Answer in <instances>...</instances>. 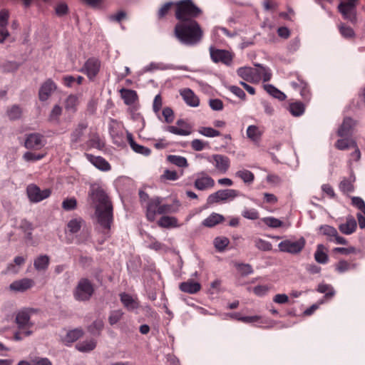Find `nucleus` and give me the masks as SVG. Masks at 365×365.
Listing matches in <instances>:
<instances>
[{"mask_svg": "<svg viewBox=\"0 0 365 365\" xmlns=\"http://www.w3.org/2000/svg\"><path fill=\"white\" fill-rule=\"evenodd\" d=\"M91 197L96 204V215L98 222L103 229L104 238L110 237V230L113 222V209L107 193L101 188L93 189Z\"/></svg>", "mask_w": 365, "mask_h": 365, "instance_id": "nucleus-1", "label": "nucleus"}, {"mask_svg": "<svg viewBox=\"0 0 365 365\" xmlns=\"http://www.w3.org/2000/svg\"><path fill=\"white\" fill-rule=\"evenodd\" d=\"M173 32L180 42L186 44H197L203 36L202 29L196 21L178 22Z\"/></svg>", "mask_w": 365, "mask_h": 365, "instance_id": "nucleus-2", "label": "nucleus"}, {"mask_svg": "<svg viewBox=\"0 0 365 365\" xmlns=\"http://www.w3.org/2000/svg\"><path fill=\"white\" fill-rule=\"evenodd\" d=\"M175 18L181 21H195L202 11L191 0H182L175 4Z\"/></svg>", "mask_w": 365, "mask_h": 365, "instance_id": "nucleus-3", "label": "nucleus"}, {"mask_svg": "<svg viewBox=\"0 0 365 365\" xmlns=\"http://www.w3.org/2000/svg\"><path fill=\"white\" fill-rule=\"evenodd\" d=\"M94 293L92 282L87 278H81L75 287L73 295L76 301L86 302L90 300Z\"/></svg>", "mask_w": 365, "mask_h": 365, "instance_id": "nucleus-4", "label": "nucleus"}, {"mask_svg": "<svg viewBox=\"0 0 365 365\" xmlns=\"http://www.w3.org/2000/svg\"><path fill=\"white\" fill-rule=\"evenodd\" d=\"M305 245V239L303 237H301L296 241L284 240L279 243L278 247L279 250L282 252H286L292 255H298L303 250Z\"/></svg>", "mask_w": 365, "mask_h": 365, "instance_id": "nucleus-5", "label": "nucleus"}, {"mask_svg": "<svg viewBox=\"0 0 365 365\" xmlns=\"http://www.w3.org/2000/svg\"><path fill=\"white\" fill-rule=\"evenodd\" d=\"M239 196V192L234 189L219 190L212 193L207 197V202L209 205L232 200Z\"/></svg>", "mask_w": 365, "mask_h": 365, "instance_id": "nucleus-6", "label": "nucleus"}, {"mask_svg": "<svg viewBox=\"0 0 365 365\" xmlns=\"http://www.w3.org/2000/svg\"><path fill=\"white\" fill-rule=\"evenodd\" d=\"M358 0H346L341 1L339 6V11L341 14L344 19L355 22L356 20V3Z\"/></svg>", "mask_w": 365, "mask_h": 365, "instance_id": "nucleus-7", "label": "nucleus"}, {"mask_svg": "<svg viewBox=\"0 0 365 365\" xmlns=\"http://www.w3.org/2000/svg\"><path fill=\"white\" fill-rule=\"evenodd\" d=\"M319 232L327 237L328 241L336 245H347L348 241L339 235L336 229L328 225L320 226Z\"/></svg>", "mask_w": 365, "mask_h": 365, "instance_id": "nucleus-8", "label": "nucleus"}, {"mask_svg": "<svg viewBox=\"0 0 365 365\" xmlns=\"http://www.w3.org/2000/svg\"><path fill=\"white\" fill-rule=\"evenodd\" d=\"M26 192L29 200L32 202H41L48 197L51 194L50 189L41 190L39 187L34 184H31L27 187Z\"/></svg>", "mask_w": 365, "mask_h": 365, "instance_id": "nucleus-9", "label": "nucleus"}, {"mask_svg": "<svg viewBox=\"0 0 365 365\" xmlns=\"http://www.w3.org/2000/svg\"><path fill=\"white\" fill-rule=\"evenodd\" d=\"M101 66L100 60L97 58L91 57L85 62L81 71L86 74L91 81H93L99 73Z\"/></svg>", "mask_w": 365, "mask_h": 365, "instance_id": "nucleus-10", "label": "nucleus"}, {"mask_svg": "<svg viewBox=\"0 0 365 365\" xmlns=\"http://www.w3.org/2000/svg\"><path fill=\"white\" fill-rule=\"evenodd\" d=\"M215 186V180L205 172L202 171L195 174L194 187L198 190H207Z\"/></svg>", "mask_w": 365, "mask_h": 365, "instance_id": "nucleus-11", "label": "nucleus"}, {"mask_svg": "<svg viewBox=\"0 0 365 365\" xmlns=\"http://www.w3.org/2000/svg\"><path fill=\"white\" fill-rule=\"evenodd\" d=\"M210 53L211 59L215 63H222L225 65L230 64L233 58L232 53L229 51L216 47H210Z\"/></svg>", "mask_w": 365, "mask_h": 365, "instance_id": "nucleus-12", "label": "nucleus"}, {"mask_svg": "<svg viewBox=\"0 0 365 365\" xmlns=\"http://www.w3.org/2000/svg\"><path fill=\"white\" fill-rule=\"evenodd\" d=\"M208 161L212 163L216 170L222 174L226 173L230 166V158L227 156L221 154L212 155L211 158H208Z\"/></svg>", "mask_w": 365, "mask_h": 365, "instance_id": "nucleus-13", "label": "nucleus"}, {"mask_svg": "<svg viewBox=\"0 0 365 365\" xmlns=\"http://www.w3.org/2000/svg\"><path fill=\"white\" fill-rule=\"evenodd\" d=\"M175 125H168L165 128V130L181 136H187L191 134L192 127L185 121L182 119L178 120Z\"/></svg>", "mask_w": 365, "mask_h": 365, "instance_id": "nucleus-14", "label": "nucleus"}, {"mask_svg": "<svg viewBox=\"0 0 365 365\" xmlns=\"http://www.w3.org/2000/svg\"><path fill=\"white\" fill-rule=\"evenodd\" d=\"M32 309H24L19 311L16 317V322L20 329L29 330L33 325L30 322V315L33 312Z\"/></svg>", "mask_w": 365, "mask_h": 365, "instance_id": "nucleus-15", "label": "nucleus"}, {"mask_svg": "<svg viewBox=\"0 0 365 365\" xmlns=\"http://www.w3.org/2000/svg\"><path fill=\"white\" fill-rule=\"evenodd\" d=\"M257 68L241 67L237 70V73L243 80L250 83H259V76Z\"/></svg>", "mask_w": 365, "mask_h": 365, "instance_id": "nucleus-16", "label": "nucleus"}, {"mask_svg": "<svg viewBox=\"0 0 365 365\" xmlns=\"http://www.w3.org/2000/svg\"><path fill=\"white\" fill-rule=\"evenodd\" d=\"M24 145L28 149L39 150L45 145L43 136L39 133L29 134L25 140Z\"/></svg>", "mask_w": 365, "mask_h": 365, "instance_id": "nucleus-17", "label": "nucleus"}, {"mask_svg": "<svg viewBox=\"0 0 365 365\" xmlns=\"http://www.w3.org/2000/svg\"><path fill=\"white\" fill-rule=\"evenodd\" d=\"M168 69H178L182 71H189L186 66H174L170 64H164L163 63L151 62L143 68V73L153 72L157 70H168Z\"/></svg>", "mask_w": 365, "mask_h": 365, "instance_id": "nucleus-18", "label": "nucleus"}, {"mask_svg": "<svg viewBox=\"0 0 365 365\" xmlns=\"http://www.w3.org/2000/svg\"><path fill=\"white\" fill-rule=\"evenodd\" d=\"M34 285V281L29 278L16 280L9 285V289L16 292H24Z\"/></svg>", "mask_w": 365, "mask_h": 365, "instance_id": "nucleus-19", "label": "nucleus"}, {"mask_svg": "<svg viewBox=\"0 0 365 365\" xmlns=\"http://www.w3.org/2000/svg\"><path fill=\"white\" fill-rule=\"evenodd\" d=\"M180 94L187 106L193 108L200 106V99L192 89L188 88L182 89Z\"/></svg>", "mask_w": 365, "mask_h": 365, "instance_id": "nucleus-20", "label": "nucleus"}, {"mask_svg": "<svg viewBox=\"0 0 365 365\" xmlns=\"http://www.w3.org/2000/svg\"><path fill=\"white\" fill-rule=\"evenodd\" d=\"M357 227V222L354 217L349 215L346 216V221L339 225V231L344 235H351L354 233Z\"/></svg>", "mask_w": 365, "mask_h": 365, "instance_id": "nucleus-21", "label": "nucleus"}, {"mask_svg": "<svg viewBox=\"0 0 365 365\" xmlns=\"http://www.w3.org/2000/svg\"><path fill=\"white\" fill-rule=\"evenodd\" d=\"M160 207V197H155L148 200L146 205V216L149 221L153 222L155 215L158 214Z\"/></svg>", "mask_w": 365, "mask_h": 365, "instance_id": "nucleus-22", "label": "nucleus"}, {"mask_svg": "<svg viewBox=\"0 0 365 365\" xmlns=\"http://www.w3.org/2000/svg\"><path fill=\"white\" fill-rule=\"evenodd\" d=\"M86 157L89 162L101 171H109L111 169L110 163L103 157L95 156L91 154H86Z\"/></svg>", "mask_w": 365, "mask_h": 365, "instance_id": "nucleus-23", "label": "nucleus"}, {"mask_svg": "<svg viewBox=\"0 0 365 365\" xmlns=\"http://www.w3.org/2000/svg\"><path fill=\"white\" fill-rule=\"evenodd\" d=\"M290 84L293 88L299 91L302 98L304 101H309L311 98V93L306 82L298 78L297 81H292Z\"/></svg>", "mask_w": 365, "mask_h": 365, "instance_id": "nucleus-24", "label": "nucleus"}, {"mask_svg": "<svg viewBox=\"0 0 365 365\" xmlns=\"http://www.w3.org/2000/svg\"><path fill=\"white\" fill-rule=\"evenodd\" d=\"M356 178L353 172L350 173L348 178H344L339 185V188L344 194H348L354 191V183Z\"/></svg>", "mask_w": 365, "mask_h": 365, "instance_id": "nucleus-25", "label": "nucleus"}, {"mask_svg": "<svg viewBox=\"0 0 365 365\" xmlns=\"http://www.w3.org/2000/svg\"><path fill=\"white\" fill-rule=\"evenodd\" d=\"M120 301L125 309L128 311H133L139 307V302L136 297H133L129 294L121 293L120 294Z\"/></svg>", "mask_w": 365, "mask_h": 365, "instance_id": "nucleus-26", "label": "nucleus"}, {"mask_svg": "<svg viewBox=\"0 0 365 365\" xmlns=\"http://www.w3.org/2000/svg\"><path fill=\"white\" fill-rule=\"evenodd\" d=\"M356 122L352 118H344L342 124L337 130V135L340 137H346L351 133L353 128L355 126Z\"/></svg>", "mask_w": 365, "mask_h": 365, "instance_id": "nucleus-27", "label": "nucleus"}, {"mask_svg": "<svg viewBox=\"0 0 365 365\" xmlns=\"http://www.w3.org/2000/svg\"><path fill=\"white\" fill-rule=\"evenodd\" d=\"M56 88L55 83L51 80H47L40 88L39 99L42 101L47 100Z\"/></svg>", "mask_w": 365, "mask_h": 365, "instance_id": "nucleus-28", "label": "nucleus"}, {"mask_svg": "<svg viewBox=\"0 0 365 365\" xmlns=\"http://www.w3.org/2000/svg\"><path fill=\"white\" fill-rule=\"evenodd\" d=\"M127 139L130 148L134 152L145 156H148L150 154V150L147 147L136 143L133 139V135L129 132L127 133Z\"/></svg>", "mask_w": 365, "mask_h": 365, "instance_id": "nucleus-29", "label": "nucleus"}, {"mask_svg": "<svg viewBox=\"0 0 365 365\" xmlns=\"http://www.w3.org/2000/svg\"><path fill=\"white\" fill-rule=\"evenodd\" d=\"M179 288L183 292L188 294H195L200 290L201 285L200 283L190 279L186 282H181L180 284Z\"/></svg>", "mask_w": 365, "mask_h": 365, "instance_id": "nucleus-30", "label": "nucleus"}, {"mask_svg": "<svg viewBox=\"0 0 365 365\" xmlns=\"http://www.w3.org/2000/svg\"><path fill=\"white\" fill-rule=\"evenodd\" d=\"M87 127L88 124L85 122H81L77 125L71 134V140L73 143H76L81 140Z\"/></svg>", "mask_w": 365, "mask_h": 365, "instance_id": "nucleus-31", "label": "nucleus"}, {"mask_svg": "<svg viewBox=\"0 0 365 365\" xmlns=\"http://www.w3.org/2000/svg\"><path fill=\"white\" fill-rule=\"evenodd\" d=\"M223 215L213 212L206 217L202 222V225L207 227H212L224 221Z\"/></svg>", "mask_w": 365, "mask_h": 365, "instance_id": "nucleus-32", "label": "nucleus"}, {"mask_svg": "<svg viewBox=\"0 0 365 365\" xmlns=\"http://www.w3.org/2000/svg\"><path fill=\"white\" fill-rule=\"evenodd\" d=\"M314 259L320 264H326L328 262L329 257L327 254V248L324 245L319 244L317 245L314 253Z\"/></svg>", "mask_w": 365, "mask_h": 365, "instance_id": "nucleus-33", "label": "nucleus"}, {"mask_svg": "<svg viewBox=\"0 0 365 365\" xmlns=\"http://www.w3.org/2000/svg\"><path fill=\"white\" fill-rule=\"evenodd\" d=\"M50 259L46 255H41L34 259V266L38 271L46 270L49 265Z\"/></svg>", "mask_w": 365, "mask_h": 365, "instance_id": "nucleus-34", "label": "nucleus"}, {"mask_svg": "<svg viewBox=\"0 0 365 365\" xmlns=\"http://www.w3.org/2000/svg\"><path fill=\"white\" fill-rule=\"evenodd\" d=\"M160 227L164 228L177 227H178V219L171 216H163L158 222Z\"/></svg>", "mask_w": 365, "mask_h": 365, "instance_id": "nucleus-35", "label": "nucleus"}, {"mask_svg": "<svg viewBox=\"0 0 365 365\" xmlns=\"http://www.w3.org/2000/svg\"><path fill=\"white\" fill-rule=\"evenodd\" d=\"M167 160L171 164H173L179 168H184L188 167L187 160L183 156L169 155L167 156Z\"/></svg>", "mask_w": 365, "mask_h": 365, "instance_id": "nucleus-36", "label": "nucleus"}, {"mask_svg": "<svg viewBox=\"0 0 365 365\" xmlns=\"http://www.w3.org/2000/svg\"><path fill=\"white\" fill-rule=\"evenodd\" d=\"M96 346V341L94 339L86 340L78 342L76 347L81 352H88L93 350Z\"/></svg>", "mask_w": 365, "mask_h": 365, "instance_id": "nucleus-37", "label": "nucleus"}, {"mask_svg": "<svg viewBox=\"0 0 365 365\" xmlns=\"http://www.w3.org/2000/svg\"><path fill=\"white\" fill-rule=\"evenodd\" d=\"M121 95L124 103L128 106L133 104L137 99L136 91L133 90L122 89Z\"/></svg>", "mask_w": 365, "mask_h": 365, "instance_id": "nucleus-38", "label": "nucleus"}, {"mask_svg": "<svg viewBox=\"0 0 365 365\" xmlns=\"http://www.w3.org/2000/svg\"><path fill=\"white\" fill-rule=\"evenodd\" d=\"M264 90L272 97L279 101H284L286 98V95L277 89L276 87L271 84L264 85Z\"/></svg>", "mask_w": 365, "mask_h": 365, "instance_id": "nucleus-39", "label": "nucleus"}, {"mask_svg": "<svg viewBox=\"0 0 365 365\" xmlns=\"http://www.w3.org/2000/svg\"><path fill=\"white\" fill-rule=\"evenodd\" d=\"M78 98L76 95H70L65 101V109L67 111L75 113L77 110Z\"/></svg>", "mask_w": 365, "mask_h": 365, "instance_id": "nucleus-40", "label": "nucleus"}, {"mask_svg": "<svg viewBox=\"0 0 365 365\" xmlns=\"http://www.w3.org/2000/svg\"><path fill=\"white\" fill-rule=\"evenodd\" d=\"M235 176L240 178L245 183L250 184L252 183L255 180L254 174L246 169L238 170L235 173Z\"/></svg>", "mask_w": 365, "mask_h": 365, "instance_id": "nucleus-41", "label": "nucleus"}, {"mask_svg": "<svg viewBox=\"0 0 365 365\" xmlns=\"http://www.w3.org/2000/svg\"><path fill=\"white\" fill-rule=\"evenodd\" d=\"M89 145L94 148L101 150L104 148L105 143L97 133H93L90 135Z\"/></svg>", "mask_w": 365, "mask_h": 365, "instance_id": "nucleus-42", "label": "nucleus"}, {"mask_svg": "<svg viewBox=\"0 0 365 365\" xmlns=\"http://www.w3.org/2000/svg\"><path fill=\"white\" fill-rule=\"evenodd\" d=\"M227 316L245 323H253L257 322L259 319V317L257 316L242 317L239 312L227 314Z\"/></svg>", "mask_w": 365, "mask_h": 365, "instance_id": "nucleus-43", "label": "nucleus"}, {"mask_svg": "<svg viewBox=\"0 0 365 365\" xmlns=\"http://www.w3.org/2000/svg\"><path fill=\"white\" fill-rule=\"evenodd\" d=\"M83 220L81 218L71 220L67 224V230L71 233H77L81 228Z\"/></svg>", "mask_w": 365, "mask_h": 365, "instance_id": "nucleus-44", "label": "nucleus"}, {"mask_svg": "<svg viewBox=\"0 0 365 365\" xmlns=\"http://www.w3.org/2000/svg\"><path fill=\"white\" fill-rule=\"evenodd\" d=\"M305 110L304 105L301 102H295L289 104V110L294 116L302 115Z\"/></svg>", "mask_w": 365, "mask_h": 365, "instance_id": "nucleus-45", "label": "nucleus"}, {"mask_svg": "<svg viewBox=\"0 0 365 365\" xmlns=\"http://www.w3.org/2000/svg\"><path fill=\"white\" fill-rule=\"evenodd\" d=\"M247 135L253 142H258L260 139L261 133L256 125H250L247 129Z\"/></svg>", "mask_w": 365, "mask_h": 365, "instance_id": "nucleus-46", "label": "nucleus"}, {"mask_svg": "<svg viewBox=\"0 0 365 365\" xmlns=\"http://www.w3.org/2000/svg\"><path fill=\"white\" fill-rule=\"evenodd\" d=\"M124 315V313L122 310L118 309V310H113L110 312L109 317H108V322L111 326L115 325L118 322H120L123 317Z\"/></svg>", "mask_w": 365, "mask_h": 365, "instance_id": "nucleus-47", "label": "nucleus"}, {"mask_svg": "<svg viewBox=\"0 0 365 365\" xmlns=\"http://www.w3.org/2000/svg\"><path fill=\"white\" fill-rule=\"evenodd\" d=\"M83 335V331L81 329H75L69 331L66 336V341L72 343L78 340Z\"/></svg>", "mask_w": 365, "mask_h": 365, "instance_id": "nucleus-48", "label": "nucleus"}, {"mask_svg": "<svg viewBox=\"0 0 365 365\" xmlns=\"http://www.w3.org/2000/svg\"><path fill=\"white\" fill-rule=\"evenodd\" d=\"M258 74L259 76V81L262 79L263 81H269L272 77V73L269 68L257 66Z\"/></svg>", "mask_w": 365, "mask_h": 365, "instance_id": "nucleus-49", "label": "nucleus"}, {"mask_svg": "<svg viewBox=\"0 0 365 365\" xmlns=\"http://www.w3.org/2000/svg\"><path fill=\"white\" fill-rule=\"evenodd\" d=\"M262 221L268 227L272 228H278L282 226L283 222L274 217H266L262 219Z\"/></svg>", "mask_w": 365, "mask_h": 365, "instance_id": "nucleus-50", "label": "nucleus"}, {"mask_svg": "<svg viewBox=\"0 0 365 365\" xmlns=\"http://www.w3.org/2000/svg\"><path fill=\"white\" fill-rule=\"evenodd\" d=\"M356 142L354 140L349 138H342L339 139L336 143L335 147L340 150H345L349 149V148H352V143Z\"/></svg>", "mask_w": 365, "mask_h": 365, "instance_id": "nucleus-51", "label": "nucleus"}, {"mask_svg": "<svg viewBox=\"0 0 365 365\" xmlns=\"http://www.w3.org/2000/svg\"><path fill=\"white\" fill-rule=\"evenodd\" d=\"M355 266L346 260H340L335 264V269L339 273H343L354 269Z\"/></svg>", "mask_w": 365, "mask_h": 365, "instance_id": "nucleus-52", "label": "nucleus"}, {"mask_svg": "<svg viewBox=\"0 0 365 365\" xmlns=\"http://www.w3.org/2000/svg\"><path fill=\"white\" fill-rule=\"evenodd\" d=\"M198 132L206 137L214 138L220 135V132L210 127H200Z\"/></svg>", "mask_w": 365, "mask_h": 365, "instance_id": "nucleus-53", "label": "nucleus"}, {"mask_svg": "<svg viewBox=\"0 0 365 365\" xmlns=\"http://www.w3.org/2000/svg\"><path fill=\"white\" fill-rule=\"evenodd\" d=\"M317 291L320 293L325 294L326 297H331L335 294L333 287L327 284H319L317 287Z\"/></svg>", "mask_w": 365, "mask_h": 365, "instance_id": "nucleus-54", "label": "nucleus"}, {"mask_svg": "<svg viewBox=\"0 0 365 365\" xmlns=\"http://www.w3.org/2000/svg\"><path fill=\"white\" fill-rule=\"evenodd\" d=\"M242 216L248 220H255L259 217V214L255 208H245L242 212Z\"/></svg>", "mask_w": 365, "mask_h": 365, "instance_id": "nucleus-55", "label": "nucleus"}, {"mask_svg": "<svg viewBox=\"0 0 365 365\" xmlns=\"http://www.w3.org/2000/svg\"><path fill=\"white\" fill-rule=\"evenodd\" d=\"M255 245L262 251H270L272 249V245L269 242L260 238L255 240Z\"/></svg>", "mask_w": 365, "mask_h": 365, "instance_id": "nucleus-56", "label": "nucleus"}, {"mask_svg": "<svg viewBox=\"0 0 365 365\" xmlns=\"http://www.w3.org/2000/svg\"><path fill=\"white\" fill-rule=\"evenodd\" d=\"M21 114L22 110L17 105L11 106V108L7 110V115L11 120L19 119L21 116Z\"/></svg>", "mask_w": 365, "mask_h": 365, "instance_id": "nucleus-57", "label": "nucleus"}, {"mask_svg": "<svg viewBox=\"0 0 365 365\" xmlns=\"http://www.w3.org/2000/svg\"><path fill=\"white\" fill-rule=\"evenodd\" d=\"M109 133L113 138V143L115 145L120 146L124 143V140H123L124 138H123V133H119L115 131L111 127L109 128Z\"/></svg>", "mask_w": 365, "mask_h": 365, "instance_id": "nucleus-58", "label": "nucleus"}, {"mask_svg": "<svg viewBox=\"0 0 365 365\" xmlns=\"http://www.w3.org/2000/svg\"><path fill=\"white\" fill-rule=\"evenodd\" d=\"M177 211V208L173 205L170 204H162L161 198H160V207L158 210V215L173 213Z\"/></svg>", "mask_w": 365, "mask_h": 365, "instance_id": "nucleus-59", "label": "nucleus"}, {"mask_svg": "<svg viewBox=\"0 0 365 365\" xmlns=\"http://www.w3.org/2000/svg\"><path fill=\"white\" fill-rule=\"evenodd\" d=\"M272 286L269 284L257 285L252 289V292L258 297L266 295L270 290Z\"/></svg>", "mask_w": 365, "mask_h": 365, "instance_id": "nucleus-60", "label": "nucleus"}, {"mask_svg": "<svg viewBox=\"0 0 365 365\" xmlns=\"http://www.w3.org/2000/svg\"><path fill=\"white\" fill-rule=\"evenodd\" d=\"M229 240L227 237H216L214 240L215 248L219 251H222L229 245Z\"/></svg>", "mask_w": 365, "mask_h": 365, "instance_id": "nucleus-61", "label": "nucleus"}, {"mask_svg": "<svg viewBox=\"0 0 365 365\" xmlns=\"http://www.w3.org/2000/svg\"><path fill=\"white\" fill-rule=\"evenodd\" d=\"M351 205L360 211L359 213L365 214V202L361 197H352Z\"/></svg>", "mask_w": 365, "mask_h": 365, "instance_id": "nucleus-62", "label": "nucleus"}, {"mask_svg": "<svg viewBox=\"0 0 365 365\" xmlns=\"http://www.w3.org/2000/svg\"><path fill=\"white\" fill-rule=\"evenodd\" d=\"M45 156L44 154H36L32 152H26L23 156L24 159L26 161L30 162H34L37 160H41Z\"/></svg>", "mask_w": 365, "mask_h": 365, "instance_id": "nucleus-63", "label": "nucleus"}, {"mask_svg": "<svg viewBox=\"0 0 365 365\" xmlns=\"http://www.w3.org/2000/svg\"><path fill=\"white\" fill-rule=\"evenodd\" d=\"M31 365H52L51 361L46 357H35L31 360Z\"/></svg>", "mask_w": 365, "mask_h": 365, "instance_id": "nucleus-64", "label": "nucleus"}]
</instances>
